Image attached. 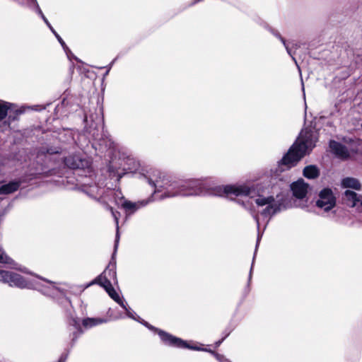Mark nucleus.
<instances>
[{"mask_svg":"<svg viewBox=\"0 0 362 362\" xmlns=\"http://www.w3.org/2000/svg\"><path fill=\"white\" fill-rule=\"evenodd\" d=\"M13 260L10 258L4 251V250L0 247V263L5 264H11Z\"/></svg>","mask_w":362,"mask_h":362,"instance_id":"24","label":"nucleus"},{"mask_svg":"<svg viewBox=\"0 0 362 362\" xmlns=\"http://www.w3.org/2000/svg\"><path fill=\"white\" fill-rule=\"evenodd\" d=\"M316 141L315 132L307 129H303L296 142L281 160V164L286 165L288 168L294 166L314 148Z\"/></svg>","mask_w":362,"mask_h":362,"instance_id":"3","label":"nucleus"},{"mask_svg":"<svg viewBox=\"0 0 362 362\" xmlns=\"http://www.w3.org/2000/svg\"><path fill=\"white\" fill-rule=\"evenodd\" d=\"M107 209H109L110 211V212L112 214V216H113L114 220L115 221V224H116V235H115V247H114L115 251H114V253L112 255V259H113L114 256L115 255V252L117 251V247H118V244H119V213L118 211H114L113 208L112 206H107Z\"/></svg>","mask_w":362,"mask_h":362,"instance_id":"16","label":"nucleus"},{"mask_svg":"<svg viewBox=\"0 0 362 362\" xmlns=\"http://www.w3.org/2000/svg\"><path fill=\"white\" fill-rule=\"evenodd\" d=\"M329 147L333 153L340 158L346 159L350 156L347 148L337 141H331Z\"/></svg>","mask_w":362,"mask_h":362,"instance_id":"13","label":"nucleus"},{"mask_svg":"<svg viewBox=\"0 0 362 362\" xmlns=\"http://www.w3.org/2000/svg\"><path fill=\"white\" fill-rule=\"evenodd\" d=\"M255 202L258 208L264 207L261 210H258L257 213H253L252 216L256 221L257 229L259 228V214L265 218H267V224L269 222V218L281 211V204L274 199L272 196L264 197L258 195L255 199Z\"/></svg>","mask_w":362,"mask_h":362,"instance_id":"4","label":"nucleus"},{"mask_svg":"<svg viewBox=\"0 0 362 362\" xmlns=\"http://www.w3.org/2000/svg\"><path fill=\"white\" fill-rule=\"evenodd\" d=\"M261 235L259 234V233H258V235H257V244H256V248H257L258 247V245H259V240H260V238H261ZM255 251H257V249H255ZM256 252H255V253Z\"/></svg>","mask_w":362,"mask_h":362,"instance_id":"32","label":"nucleus"},{"mask_svg":"<svg viewBox=\"0 0 362 362\" xmlns=\"http://www.w3.org/2000/svg\"><path fill=\"white\" fill-rule=\"evenodd\" d=\"M252 267H253V265L252 264V267H251V269H250V276H249V280H250L251 276H252Z\"/></svg>","mask_w":362,"mask_h":362,"instance_id":"35","label":"nucleus"},{"mask_svg":"<svg viewBox=\"0 0 362 362\" xmlns=\"http://www.w3.org/2000/svg\"><path fill=\"white\" fill-rule=\"evenodd\" d=\"M302 86H303V83H302ZM302 89L303 90V96L305 97V92H304V86L302 87Z\"/></svg>","mask_w":362,"mask_h":362,"instance_id":"37","label":"nucleus"},{"mask_svg":"<svg viewBox=\"0 0 362 362\" xmlns=\"http://www.w3.org/2000/svg\"><path fill=\"white\" fill-rule=\"evenodd\" d=\"M125 311L127 315L136 321H139V317L136 315L135 312L132 310L131 308H127V305L124 303V308H122ZM141 322L144 324L146 327L149 329L154 330L159 335L161 341L166 345L173 346V347H187V341L181 339L180 338L173 336L172 334L165 332L163 330L158 329L152 325H149L148 322L144 321Z\"/></svg>","mask_w":362,"mask_h":362,"instance_id":"5","label":"nucleus"},{"mask_svg":"<svg viewBox=\"0 0 362 362\" xmlns=\"http://www.w3.org/2000/svg\"><path fill=\"white\" fill-rule=\"evenodd\" d=\"M320 170L315 165L306 166L303 170V175L308 179H314L319 176Z\"/></svg>","mask_w":362,"mask_h":362,"instance_id":"18","label":"nucleus"},{"mask_svg":"<svg viewBox=\"0 0 362 362\" xmlns=\"http://www.w3.org/2000/svg\"><path fill=\"white\" fill-rule=\"evenodd\" d=\"M120 201H121V202L119 203L116 200V204L124 209L127 215H131V214H134L138 209H139L141 207L145 206L150 202V200H142V201H139V202H133L124 199V198L123 197H121Z\"/></svg>","mask_w":362,"mask_h":362,"instance_id":"11","label":"nucleus"},{"mask_svg":"<svg viewBox=\"0 0 362 362\" xmlns=\"http://www.w3.org/2000/svg\"><path fill=\"white\" fill-rule=\"evenodd\" d=\"M108 295L112 298L116 303H117L122 308H124V303L120 298L119 295L116 292V291L112 287V284H107V286H103Z\"/></svg>","mask_w":362,"mask_h":362,"instance_id":"17","label":"nucleus"},{"mask_svg":"<svg viewBox=\"0 0 362 362\" xmlns=\"http://www.w3.org/2000/svg\"><path fill=\"white\" fill-rule=\"evenodd\" d=\"M308 185L303 179H300L291 185V189L293 196L300 199L305 197L308 192Z\"/></svg>","mask_w":362,"mask_h":362,"instance_id":"12","label":"nucleus"},{"mask_svg":"<svg viewBox=\"0 0 362 362\" xmlns=\"http://www.w3.org/2000/svg\"><path fill=\"white\" fill-rule=\"evenodd\" d=\"M125 164L127 167H124V169H109V173L110 176L117 177V180H119L120 178L128 172H134L136 171L139 168V163L136 159L131 156H127L124 158Z\"/></svg>","mask_w":362,"mask_h":362,"instance_id":"9","label":"nucleus"},{"mask_svg":"<svg viewBox=\"0 0 362 362\" xmlns=\"http://www.w3.org/2000/svg\"><path fill=\"white\" fill-rule=\"evenodd\" d=\"M117 282L115 262H110L104 272L94 280V283L98 284L101 286Z\"/></svg>","mask_w":362,"mask_h":362,"instance_id":"8","label":"nucleus"},{"mask_svg":"<svg viewBox=\"0 0 362 362\" xmlns=\"http://www.w3.org/2000/svg\"><path fill=\"white\" fill-rule=\"evenodd\" d=\"M68 358V354L64 353L61 355L60 358H59L57 362H66V359Z\"/></svg>","mask_w":362,"mask_h":362,"instance_id":"30","label":"nucleus"},{"mask_svg":"<svg viewBox=\"0 0 362 362\" xmlns=\"http://www.w3.org/2000/svg\"><path fill=\"white\" fill-rule=\"evenodd\" d=\"M107 195H110V196H114L115 197V202H116V200L120 203L121 201H120V199L121 197H122V193L120 191H113V190H111V189H109L107 191Z\"/></svg>","mask_w":362,"mask_h":362,"instance_id":"26","label":"nucleus"},{"mask_svg":"<svg viewBox=\"0 0 362 362\" xmlns=\"http://www.w3.org/2000/svg\"><path fill=\"white\" fill-rule=\"evenodd\" d=\"M187 349H192V350H197V351H209L207 349H201L198 346H189L187 344ZM211 353H212L216 358L219 361V362H230L228 358H225L224 356L223 355H221V354H216V353H214L213 351H209Z\"/></svg>","mask_w":362,"mask_h":362,"instance_id":"22","label":"nucleus"},{"mask_svg":"<svg viewBox=\"0 0 362 362\" xmlns=\"http://www.w3.org/2000/svg\"><path fill=\"white\" fill-rule=\"evenodd\" d=\"M20 4L31 6L33 4H36V0H15Z\"/></svg>","mask_w":362,"mask_h":362,"instance_id":"28","label":"nucleus"},{"mask_svg":"<svg viewBox=\"0 0 362 362\" xmlns=\"http://www.w3.org/2000/svg\"><path fill=\"white\" fill-rule=\"evenodd\" d=\"M115 60H116V59H114V60H113V61L110 64L109 67H108V69H107V72H106V74H105L106 75H107V74H108V72H109L110 69H111V67H112V64H114V62H115Z\"/></svg>","mask_w":362,"mask_h":362,"instance_id":"33","label":"nucleus"},{"mask_svg":"<svg viewBox=\"0 0 362 362\" xmlns=\"http://www.w3.org/2000/svg\"><path fill=\"white\" fill-rule=\"evenodd\" d=\"M46 25L48 26V28L50 29V30L52 32V33L55 35L57 39L58 40L59 42L61 44V45L63 47V48L66 50L67 48L64 41L62 40V38L59 36V35L55 31V30L53 28V27L51 25L49 22L47 21V23H45Z\"/></svg>","mask_w":362,"mask_h":362,"instance_id":"23","label":"nucleus"},{"mask_svg":"<svg viewBox=\"0 0 362 362\" xmlns=\"http://www.w3.org/2000/svg\"><path fill=\"white\" fill-rule=\"evenodd\" d=\"M108 141L110 143L109 145H108L109 148H115V144H114V142L111 141L110 139Z\"/></svg>","mask_w":362,"mask_h":362,"instance_id":"34","label":"nucleus"},{"mask_svg":"<svg viewBox=\"0 0 362 362\" xmlns=\"http://www.w3.org/2000/svg\"><path fill=\"white\" fill-rule=\"evenodd\" d=\"M144 175L148 183L155 188V193H160V198L189 196H226L228 197H255V189L247 185H217L211 187L206 180H177L157 170H153Z\"/></svg>","mask_w":362,"mask_h":362,"instance_id":"1","label":"nucleus"},{"mask_svg":"<svg viewBox=\"0 0 362 362\" xmlns=\"http://www.w3.org/2000/svg\"><path fill=\"white\" fill-rule=\"evenodd\" d=\"M344 200L346 204L351 207L362 206V196H358L357 194L351 190H346L344 192Z\"/></svg>","mask_w":362,"mask_h":362,"instance_id":"15","label":"nucleus"},{"mask_svg":"<svg viewBox=\"0 0 362 362\" xmlns=\"http://www.w3.org/2000/svg\"><path fill=\"white\" fill-rule=\"evenodd\" d=\"M100 191L101 189L99 188L97 185H92L86 190V192L93 198H97L99 197L100 199H105V197H103Z\"/></svg>","mask_w":362,"mask_h":362,"instance_id":"20","label":"nucleus"},{"mask_svg":"<svg viewBox=\"0 0 362 362\" xmlns=\"http://www.w3.org/2000/svg\"><path fill=\"white\" fill-rule=\"evenodd\" d=\"M106 320L101 318H86L83 320L82 324L85 327H92L93 326L102 324Z\"/></svg>","mask_w":362,"mask_h":362,"instance_id":"21","label":"nucleus"},{"mask_svg":"<svg viewBox=\"0 0 362 362\" xmlns=\"http://www.w3.org/2000/svg\"><path fill=\"white\" fill-rule=\"evenodd\" d=\"M293 47L295 49H297V48H298V45H296V44H295V45H294V44H293Z\"/></svg>","mask_w":362,"mask_h":362,"instance_id":"36","label":"nucleus"},{"mask_svg":"<svg viewBox=\"0 0 362 362\" xmlns=\"http://www.w3.org/2000/svg\"><path fill=\"white\" fill-rule=\"evenodd\" d=\"M13 104L0 100V132H6L11 128V123L18 119L21 111L12 109Z\"/></svg>","mask_w":362,"mask_h":362,"instance_id":"6","label":"nucleus"},{"mask_svg":"<svg viewBox=\"0 0 362 362\" xmlns=\"http://www.w3.org/2000/svg\"><path fill=\"white\" fill-rule=\"evenodd\" d=\"M84 121H85L86 122H88V118H87V117H85Z\"/></svg>","mask_w":362,"mask_h":362,"instance_id":"38","label":"nucleus"},{"mask_svg":"<svg viewBox=\"0 0 362 362\" xmlns=\"http://www.w3.org/2000/svg\"><path fill=\"white\" fill-rule=\"evenodd\" d=\"M64 164L69 168L85 169L90 167L91 163L89 159L80 154H73L64 158Z\"/></svg>","mask_w":362,"mask_h":362,"instance_id":"10","label":"nucleus"},{"mask_svg":"<svg viewBox=\"0 0 362 362\" xmlns=\"http://www.w3.org/2000/svg\"><path fill=\"white\" fill-rule=\"evenodd\" d=\"M341 185L345 188H353L354 189H359L361 187L358 180L353 177H346L343 179Z\"/></svg>","mask_w":362,"mask_h":362,"instance_id":"19","label":"nucleus"},{"mask_svg":"<svg viewBox=\"0 0 362 362\" xmlns=\"http://www.w3.org/2000/svg\"><path fill=\"white\" fill-rule=\"evenodd\" d=\"M1 281L8 284L11 286L35 289L45 296L55 298L64 308L71 306V301L66 296L64 290L56 286L54 282L38 276L33 279L25 278L19 274L5 270L1 271Z\"/></svg>","mask_w":362,"mask_h":362,"instance_id":"2","label":"nucleus"},{"mask_svg":"<svg viewBox=\"0 0 362 362\" xmlns=\"http://www.w3.org/2000/svg\"><path fill=\"white\" fill-rule=\"evenodd\" d=\"M316 206L325 212L332 210L336 205V197L329 188L322 189L318 194Z\"/></svg>","mask_w":362,"mask_h":362,"instance_id":"7","label":"nucleus"},{"mask_svg":"<svg viewBox=\"0 0 362 362\" xmlns=\"http://www.w3.org/2000/svg\"><path fill=\"white\" fill-rule=\"evenodd\" d=\"M230 332H228L226 334V335L224 336V337H223L221 340L216 341L215 343L216 344V346H218L221 345V344L223 341V340L229 335Z\"/></svg>","mask_w":362,"mask_h":362,"instance_id":"31","label":"nucleus"},{"mask_svg":"<svg viewBox=\"0 0 362 362\" xmlns=\"http://www.w3.org/2000/svg\"><path fill=\"white\" fill-rule=\"evenodd\" d=\"M69 324L71 326H73L76 330L78 331L80 329V320L78 318H71Z\"/></svg>","mask_w":362,"mask_h":362,"instance_id":"27","label":"nucleus"},{"mask_svg":"<svg viewBox=\"0 0 362 362\" xmlns=\"http://www.w3.org/2000/svg\"><path fill=\"white\" fill-rule=\"evenodd\" d=\"M276 36L281 41L283 45H284L288 54L292 57V59L295 62L296 64V60L295 57L292 54V49L289 46L287 45L286 41L279 34H276Z\"/></svg>","mask_w":362,"mask_h":362,"instance_id":"25","label":"nucleus"},{"mask_svg":"<svg viewBox=\"0 0 362 362\" xmlns=\"http://www.w3.org/2000/svg\"><path fill=\"white\" fill-rule=\"evenodd\" d=\"M35 4H36V11H37V13L41 16V18H42V20L44 21L45 23H47L48 20L43 14L42 10L40 9V8L39 7V6L37 5V3Z\"/></svg>","mask_w":362,"mask_h":362,"instance_id":"29","label":"nucleus"},{"mask_svg":"<svg viewBox=\"0 0 362 362\" xmlns=\"http://www.w3.org/2000/svg\"><path fill=\"white\" fill-rule=\"evenodd\" d=\"M21 184V179H18L2 185L0 186V195L10 194L18 191Z\"/></svg>","mask_w":362,"mask_h":362,"instance_id":"14","label":"nucleus"}]
</instances>
